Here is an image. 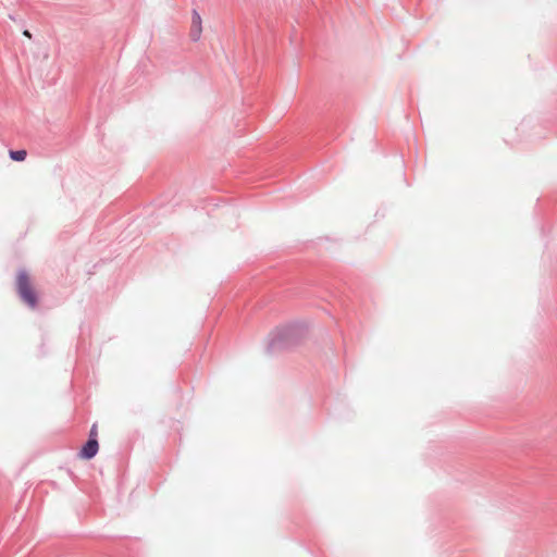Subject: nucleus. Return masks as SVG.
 I'll return each mask as SVG.
<instances>
[{
    "label": "nucleus",
    "instance_id": "nucleus-1",
    "mask_svg": "<svg viewBox=\"0 0 557 557\" xmlns=\"http://www.w3.org/2000/svg\"><path fill=\"white\" fill-rule=\"evenodd\" d=\"M307 335V327L302 323H292L277 327L269 338L267 351L278 354L298 346Z\"/></svg>",
    "mask_w": 557,
    "mask_h": 557
},
{
    "label": "nucleus",
    "instance_id": "nucleus-2",
    "mask_svg": "<svg viewBox=\"0 0 557 557\" xmlns=\"http://www.w3.org/2000/svg\"><path fill=\"white\" fill-rule=\"evenodd\" d=\"M15 292L20 300L29 309H36L39 304V296L33 285L32 278L25 269H18L15 280Z\"/></svg>",
    "mask_w": 557,
    "mask_h": 557
},
{
    "label": "nucleus",
    "instance_id": "nucleus-4",
    "mask_svg": "<svg viewBox=\"0 0 557 557\" xmlns=\"http://www.w3.org/2000/svg\"><path fill=\"white\" fill-rule=\"evenodd\" d=\"M202 32L201 27V16L197 10H193L191 14V28H190V38L193 41H197L200 38Z\"/></svg>",
    "mask_w": 557,
    "mask_h": 557
},
{
    "label": "nucleus",
    "instance_id": "nucleus-6",
    "mask_svg": "<svg viewBox=\"0 0 557 557\" xmlns=\"http://www.w3.org/2000/svg\"><path fill=\"white\" fill-rule=\"evenodd\" d=\"M91 437L97 438V425H96V424H94V425L91 426V429H90V432H89V436H88V438H91Z\"/></svg>",
    "mask_w": 557,
    "mask_h": 557
},
{
    "label": "nucleus",
    "instance_id": "nucleus-5",
    "mask_svg": "<svg viewBox=\"0 0 557 557\" xmlns=\"http://www.w3.org/2000/svg\"><path fill=\"white\" fill-rule=\"evenodd\" d=\"M9 157L13 160V161H16V162H22L26 159L27 157V152L26 150L24 149H18V150H10L9 151Z\"/></svg>",
    "mask_w": 557,
    "mask_h": 557
},
{
    "label": "nucleus",
    "instance_id": "nucleus-7",
    "mask_svg": "<svg viewBox=\"0 0 557 557\" xmlns=\"http://www.w3.org/2000/svg\"><path fill=\"white\" fill-rule=\"evenodd\" d=\"M23 35H24V36H26V37H28V38H32V34H30V33H29V30H27V29H25V30L23 32Z\"/></svg>",
    "mask_w": 557,
    "mask_h": 557
},
{
    "label": "nucleus",
    "instance_id": "nucleus-3",
    "mask_svg": "<svg viewBox=\"0 0 557 557\" xmlns=\"http://www.w3.org/2000/svg\"><path fill=\"white\" fill-rule=\"evenodd\" d=\"M99 450L98 440L95 437L88 438L85 444L82 446L78 456L82 459L90 460L92 459Z\"/></svg>",
    "mask_w": 557,
    "mask_h": 557
}]
</instances>
